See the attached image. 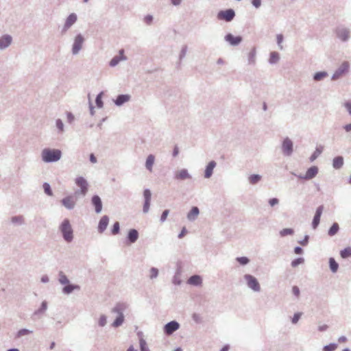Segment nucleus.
<instances>
[{"label": "nucleus", "mask_w": 351, "mask_h": 351, "mask_svg": "<svg viewBox=\"0 0 351 351\" xmlns=\"http://www.w3.org/2000/svg\"><path fill=\"white\" fill-rule=\"evenodd\" d=\"M62 156V152L58 149L45 148L41 152L42 160L51 163L58 161Z\"/></svg>", "instance_id": "f257e3e1"}, {"label": "nucleus", "mask_w": 351, "mask_h": 351, "mask_svg": "<svg viewBox=\"0 0 351 351\" xmlns=\"http://www.w3.org/2000/svg\"><path fill=\"white\" fill-rule=\"evenodd\" d=\"M128 304L125 302H118L112 309V313H117L118 316L114 320L112 324V326L114 328H118L121 326L124 322V315L123 312L127 309Z\"/></svg>", "instance_id": "f03ea898"}, {"label": "nucleus", "mask_w": 351, "mask_h": 351, "mask_svg": "<svg viewBox=\"0 0 351 351\" xmlns=\"http://www.w3.org/2000/svg\"><path fill=\"white\" fill-rule=\"evenodd\" d=\"M62 238L67 243H71L73 239V230L71 227L70 221L64 219L59 226Z\"/></svg>", "instance_id": "7ed1b4c3"}, {"label": "nucleus", "mask_w": 351, "mask_h": 351, "mask_svg": "<svg viewBox=\"0 0 351 351\" xmlns=\"http://www.w3.org/2000/svg\"><path fill=\"white\" fill-rule=\"evenodd\" d=\"M337 39L342 43H347L351 38V31L345 25H339L334 30Z\"/></svg>", "instance_id": "20e7f679"}, {"label": "nucleus", "mask_w": 351, "mask_h": 351, "mask_svg": "<svg viewBox=\"0 0 351 351\" xmlns=\"http://www.w3.org/2000/svg\"><path fill=\"white\" fill-rule=\"evenodd\" d=\"M235 15V11L232 8H228L224 10L219 11L217 14V18L219 21L230 22L234 19Z\"/></svg>", "instance_id": "39448f33"}, {"label": "nucleus", "mask_w": 351, "mask_h": 351, "mask_svg": "<svg viewBox=\"0 0 351 351\" xmlns=\"http://www.w3.org/2000/svg\"><path fill=\"white\" fill-rule=\"evenodd\" d=\"M350 69V64L348 61H344L335 70L332 75V80H337L341 77L343 75L348 73Z\"/></svg>", "instance_id": "423d86ee"}, {"label": "nucleus", "mask_w": 351, "mask_h": 351, "mask_svg": "<svg viewBox=\"0 0 351 351\" xmlns=\"http://www.w3.org/2000/svg\"><path fill=\"white\" fill-rule=\"evenodd\" d=\"M247 287L255 292L261 291V286L258 280L251 274H245L243 276Z\"/></svg>", "instance_id": "0eeeda50"}, {"label": "nucleus", "mask_w": 351, "mask_h": 351, "mask_svg": "<svg viewBox=\"0 0 351 351\" xmlns=\"http://www.w3.org/2000/svg\"><path fill=\"white\" fill-rule=\"evenodd\" d=\"M84 40L85 39L81 34H78L75 36L71 48V53L73 55L75 56L79 53L82 48Z\"/></svg>", "instance_id": "6e6552de"}, {"label": "nucleus", "mask_w": 351, "mask_h": 351, "mask_svg": "<svg viewBox=\"0 0 351 351\" xmlns=\"http://www.w3.org/2000/svg\"><path fill=\"white\" fill-rule=\"evenodd\" d=\"M318 171H319V169L317 166H312L307 169L305 175H302V174L297 175L293 172H292L291 173L300 179H304L306 180H311V179L314 178L317 175Z\"/></svg>", "instance_id": "1a4fd4ad"}, {"label": "nucleus", "mask_w": 351, "mask_h": 351, "mask_svg": "<svg viewBox=\"0 0 351 351\" xmlns=\"http://www.w3.org/2000/svg\"><path fill=\"white\" fill-rule=\"evenodd\" d=\"M282 152L286 156H290L293 154V143L289 137H286L282 141Z\"/></svg>", "instance_id": "9d476101"}, {"label": "nucleus", "mask_w": 351, "mask_h": 351, "mask_svg": "<svg viewBox=\"0 0 351 351\" xmlns=\"http://www.w3.org/2000/svg\"><path fill=\"white\" fill-rule=\"evenodd\" d=\"M75 184L80 188V191H75V194L81 193L85 195L88 191V184L86 180L83 177H77L75 179Z\"/></svg>", "instance_id": "9b49d317"}, {"label": "nucleus", "mask_w": 351, "mask_h": 351, "mask_svg": "<svg viewBox=\"0 0 351 351\" xmlns=\"http://www.w3.org/2000/svg\"><path fill=\"white\" fill-rule=\"evenodd\" d=\"M180 325L177 321H171L164 326V333L166 335H171L174 332L180 328Z\"/></svg>", "instance_id": "f8f14e48"}, {"label": "nucleus", "mask_w": 351, "mask_h": 351, "mask_svg": "<svg viewBox=\"0 0 351 351\" xmlns=\"http://www.w3.org/2000/svg\"><path fill=\"white\" fill-rule=\"evenodd\" d=\"M139 237V233L137 230L134 228L130 229L125 238V244L127 245L134 243Z\"/></svg>", "instance_id": "ddd939ff"}, {"label": "nucleus", "mask_w": 351, "mask_h": 351, "mask_svg": "<svg viewBox=\"0 0 351 351\" xmlns=\"http://www.w3.org/2000/svg\"><path fill=\"white\" fill-rule=\"evenodd\" d=\"M144 204L143 207V212L144 213H148L150 207L152 193L149 189H145L143 191Z\"/></svg>", "instance_id": "4468645a"}, {"label": "nucleus", "mask_w": 351, "mask_h": 351, "mask_svg": "<svg viewBox=\"0 0 351 351\" xmlns=\"http://www.w3.org/2000/svg\"><path fill=\"white\" fill-rule=\"evenodd\" d=\"M224 40L231 46H237L242 42L243 38L241 36H234L231 33H228L225 36Z\"/></svg>", "instance_id": "2eb2a0df"}, {"label": "nucleus", "mask_w": 351, "mask_h": 351, "mask_svg": "<svg viewBox=\"0 0 351 351\" xmlns=\"http://www.w3.org/2000/svg\"><path fill=\"white\" fill-rule=\"evenodd\" d=\"M77 20V16L75 13L70 14L64 23L62 29V34H64Z\"/></svg>", "instance_id": "dca6fc26"}, {"label": "nucleus", "mask_w": 351, "mask_h": 351, "mask_svg": "<svg viewBox=\"0 0 351 351\" xmlns=\"http://www.w3.org/2000/svg\"><path fill=\"white\" fill-rule=\"evenodd\" d=\"M62 204L68 210H72L75 206V200L73 195H68L61 200Z\"/></svg>", "instance_id": "f3484780"}, {"label": "nucleus", "mask_w": 351, "mask_h": 351, "mask_svg": "<svg viewBox=\"0 0 351 351\" xmlns=\"http://www.w3.org/2000/svg\"><path fill=\"white\" fill-rule=\"evenodd\" d=\"M48 307L47 302L44 300L42 302L40 306L36 310L32 315V319L36 320L39 318V315L45 313Z\"/></svg>", "instance_id": "a211bd4d"}, {"label": "nucleus", "mask_w": 351, "mask_h": 351, "mask_svg": "<svg viewBox=\"0 0 351 351\" xmlns=\"http://www.w3.org/2000/svg\"><path fill=\"white\" fill-rule=\"evenodd\" d=\"M91 204L95 207L96 213H101L102 210V202L100 197L97 195H94L91 198Z\"/></svg>", "instance_id": "6ab92c4d"}, {"label": "nucleus", "mask_w": 351, "mask_h": 351, "mask_svg": "<svg viewBox=\"0 0 351 351\" xmlns=\"http://www.w3.org/2000/svg\"><path fill=\"white\" fill-rule=\"evenodd\" d=\"M131 96L128 94L118 95L114 100V104L117 106H121L125 103L130 100Z\"/></svg>", "instance_id": "aec40b11"}, {"label": "nucleus", "mask_w": 351, "mask_h": 351, "mask_svg": "<svg viewBox=\"0 0 351 351\" xmlns=\"http://www.w3.org/2000/svg\"><path fill=\"white\" fill-rule=\"evenodd\" d=\"M108 223H109L108 216H107V215L102 216L99 221V223H98V227H97L98 232L99 233H103L106 230V229L108 225Z\"/></svg>", "instance_id": "412c9836"}, {"label": "nucleus", "mask_w": 351, "mask_h": 351, "mask_svg": "<svg viewBox=\"0 0 351 351\" xmlns=\"http://www.w3.org/2000/svg\"><path fill=\"white\" fill-rule=\"evenodd\" d=\"M174 178L178 180L191 179V176L186 169H182L175 173Z\"/></svg>", "instance_id": "4be33fe9"}, {"label": "nucleus", "mask_w": 351, "mask_h": 351, "mask_svg": "<svg viewBox=\"0 0 351 351\" xmlns=\"http://www.w3.org/2000/svg\"><path fill=\"white\" fill-rule=\"evenodd\" d=\"M12 38L10 35L5 34L0 37V49L7 48L12 43Z\"/></svg>", "instance_id": "5701e85b"}, {"label": "nucleus", "mask_w": 351, "mask_h": 351, "mask_svg": "<svg viewBox=\"0 0 351 351\" xmlns=\"http://www.w3.org/2000/svg\"><path fill=\"white\" fill-rule=\"evenodd\" d=\"M75 290H80V286L78 285L71 284L69 282V284H66L62 288V293L66 295H69Z\"/></svg>", "instance_id": "b1692460"}, {"label": "nucleus", "mask_w": 351, "mask_h": 351, "mask_svg": "<svg viewBox=\"0 0 351 351\" xmlns=\"http://www.w3.org/2000/svg\"><path fill=\"white\" fill-rule=\"evenodd\" d=\"M216 165L217 163L214 160H211L208 163L204 171L205 178H210L212 176L213 173V169L216 167Z\"/></svg>", "instance_id": "393cba45"}, {"label": "nucleus", "mask_w": 351, "mask_h": 351, "mask_svg": "<svg viewBox=\"0 0 351 351\" xmlns=\"http://www.w3.org/2000/svg\"><path fill=\"white\" fill-rule=\"evenodd\" d=\"M199 214V209L197 206H193L187 214V219L190 221H195Z\"/></svg>", "instance_id": "a878e982"}, {"label": "nucleus", "mask_w": 351, "mask_h": 351, "mask_svg": "<svg viewBox=\"0 0 351 351\" xmlns=\"http://www.w3.org/2000/svg\"><path fill=\"white\" fill-rule=\"evenodd\" d=\"M344 163L343 158L341 156H336L332 160V167L335 169H340Z\"/></svg>", "instance_id": "bb28decb"}, {"label": "nucleus", "mask_w": 351, "mask_h": 351, "mask_svg": "<svg viewBox=\"0 0 351 351\" xmlns=\"http://www.w3.org/2000/svg\"><path fill=\"white\" fill-rule=\"evenodd\" d=\"M188 283L194 286H199L202 283V278L199 275H193L188 279Z\"/></svg>", "instance_id": "cd10ccee"}, {"label": "nucleus", "mask_w": 351, "mask_h": 351, "mask_svg": "<svg viewBox=\"0 0 351 351\" xmlns=\"http://www.w3.org/2000/svg\"><path fill=\"white\" fill-rule=\"evenodd\" d=\"M11 222L17 226H21L25 223V219L23 215L13 216L10 219Z\"/></svg>", "instance_id": "c85d7f7f"}, {"label": "nucleus", "mask_w": 351, "mask_h": 351, "mask_svg": "<svg viewBox=\"0 0 351 351\" xmlns=\"http://www.w3.org/2000/svg\"><path fill=\"white\" fill-rule=\"evenodd\" d=\"M339 223H337V222H334L332 226L330 227V228L328 229V234L330 236V237H333L335 236L336 234H337V232H339Z\"/></svg>", "instance_id": "c756f323"}, {"label": "nucleus", "mask_w": 351, "mask_h": 351, "mask_svg": "<svg viewBox=\"0 0 351 351\" xmlns=\"http://www.w3.org/2000/svg\"><path fill=\"white\" fill-rule=\"evenodd\" d=\"M323 149L324 148L322 146L317 147L314 152L310 156L309 160L311 162H313L315 160H316L319 157V156L322 153Z\"/></svg>", "instance_id": "7c9ffc66"}, {"label": "nucleus", "mask_w": 351, "mask_h": 351, "mask_svg": "<svg viewBox=\"0 0 351 351\" xmlns=\"http://www.w3.org/2000/svg\"><path fill=\"white\" fill-rule=\"evenodd\" d=\"M329 267L332 273H336L339 269V264L332 257L329 258Z\"/></svg>", "instance_id": "2f4dec72"}, {"label": "nucleus", "mask_w": 351, "mask_h": 351, "mask_svg": "<svg viewBox=\"0 0 351 351\" xmlns=\"http://www.w3.org/2000/svg\"><path fill=\"white\" fill-rule=\"evenodd\" d=\"M154 160H155V157L154 155L149 154L147 156V158L146 159V162H145V167L147 170H149L150 171L152 170V167L154 163Z\"/></svg>", "instance_id": "473e14b6"}, {"label": "nucleus", "mask_w": 351, "mask_h": 351, "mask_svg": "<svg viewBox=\"0 0 351 351\" xmlns=\"http://www.w3.org/2000/svg\"><path fill=\"white\" fill-rule=\"evenodd\" d=\"M126 60V57L125 56H115L110 61L109 65L111 67H114V66H117L121 60Z\"/></svg>", "instance_id": "72a5a7b5"}, {"label": "nucleus", "mask_w": 351, "mask_h": 351, "mask_svg": "<svg viewBox=\"0 0 351 351\" xmlns=\"http://www.w3.org/2000/svg\"><path fill=\"white\" fill-rule=\"evenodd\" d=\"M328 75V73L326 71H318L316 72L313 75V80L315 82H319L322 80H324L325 77H326Z\"/></svg>", "instance_id": "f704fd0d"}, {"label": "nucleus", "mask_w": 351, "mask_h": 351, "mask_svg": "<svg viewBox=\"0 0 351 351\" xmlns=\"http://www.w3.org/2000/svg\"><path fill=\"white\" fill-rule=\"evenodd\" d=\"M280 60V55L276 51H272L270 53L269 62L271 64H276Z\"/></svg>", "instance_id": "c9c22d12"}, {"label": "nucleus", "mask_w": 351, "mask_h": 351, "mask_svg": "<svg viewBox=\"0 0 351 351\" xmlns=\"http://www.w3.org/2000/svg\"><path fill=\"white\" fill-rule=\"evenodd\" d=\"M261 176L259 174H252L248 177V181L251 184H256L261 180Z\"/></svg>", "instance_id": "e433bc0d"}, {"label": "nucleus", "mask_w": 351, "mask_h": 351, "mask_svg": "<svg viewBox=\"0 0 351 351\" xmlns=\"http://www.w3.org/2000/svg\"><path fill=\"white\" fill-rule=\"evenodd\" d=\"M58 281L61 285L69 284L70 282L67 276L62 271L58 273Z\"/></svg>", "instance_id": "4c0bfd02"}, {"label": "nucleus", "mask_w": 351, "mask_h": 351, "mask_svg": "<svg viewBox=\"0 0 351 351\" xmlns=\"http://www.w3.org/2000/svg\"><path fill=\"white\" fill-rule=\"evenodd\" d=\"M256 49L253 48L248 54V64H254L256 62Z\"/></svg>", "instance_id": "58836bf2"}, {"label": "nucleus", "mask_w": 351, "mask_h": 351, "mask_svg": "<svg viewBox=\"0 0 351 351\" xmlns=\"http://www.w3.org/2000/svg\"><path fill=\"white\" fill-rule=\"evenodd\" d=\"M340 256L342 258L351 257V247H348L340 251Z\"/></svg>", "instance_id": "ea45409f"}, {"label": "nucleus", "mask_w": 351, "mask_h": 351, "mask_svg": "<svg viewBox=\"0 0 351 351\" xmlns=\"http://www.w3.org/2000/svg\"><path fill=\"white\" fill-rule=\"evenodd\" d=\"M104 93L100 92L99 94L97 95L95 98V104L97 108H101L104 106V102L102 101V97H103Z\"/></svg>", "instance_id": "a19ab883"}, {"label": "nucleus", "mask_w": 351, "mask_h": 351, "mask_svg": "<svg viewBox=\"0 0 351 351\" xmlns=\"http://www.w3.org/2000/svg\"><path fill=\"white\" fill-rule=\"evenodd\" d=\"M56 126L58 130V133L62 134L64 132V125L60 119H57L56 121Z\"/></svg>", "instance_id": "79ce46f5"}, {"label": "nucleus", "mask_w": 351, "mask_h": 351, "mask_svg": "<svg viewBox=\"0 0 351 351\" xmlns=\"http://www.w3.org/2000/svg\"><path fill=\"white\" fill-rule=\"evenodd\" d=\"M338 347L337 343H330L328 345H326L323 347L322 351H335Z\"/></svg>", "instance_id": "37998d69"}, {"label": "nucleus", "mask_w": 351, "mask_h": 351, "mask_svg": "<svg viewBox=\"0 0 351 351\" xmlns=\"http://www.w3.org/2000/svg\"><path fill=\"white\" fill-rule=\"evenodd\" d=\"M294 234V230L293 228H284L280 231V235L282 237L287 235H293Z\"/></svg>", "instance_id": "c03bdc74"}, {"label": "nucleus", "mask_w": 351, "mask_h": 351, "mask_svg": "<svg viewBox=\"0 0 351 351\" xmlns=\"http://www.w3.org/2000/svg\"><path fill=\"white\" fill-rule=\"evenodd\" d=\"M43 187L45 193L48 196H52L53 195L52 189L51 188L50 184L48 182H44L43 184Z\"/></svg>", "instance_id": "a18cd8bd"}, {"label": "nucleus", "mask_w": 351, "mask_h": 351, "mask_svg": "<svg viewBox=\"0 0 351 351\" xmlns=\"http://www.w3.org/2000/svg\"><path fill=\"white\" fill-rule=\"evenodd\" d=\"M120 232V224L118 221L114 223L112 228H111V234L112 235H117Z\"/></svg>", "instance_id": "49530a36"}, {"label": "nucleus", "mask_w": 351, "mask_h": 351, "mask_svg": "<svg viewBox=\"0 0 351 351\" xmlns=\"http://www.w3.org/2000/svg\"><path fill=\"white\" fill-rule=\"evenodd\" d=\"M304 258L302 257H298L293 260L291 263V265L293 267H296L299 265L304 263Z\"/></svg>", "instance_id": "de8ad7c7"}, {"label": "nucleus", "mask_w": 351, "mask_h": 351, "mask_svg": "<svg viewBox=\"0 0 351 351\" xmlns=\"http://www.w3.org/2000/svg\"><path fill=\"white\" fill-rule=\"evenodd\" d=\"M241 265H246L250 263V259L246 256H240L236 258Z\"/></svg>", "instance_id": "09e8293b"}, {"label": "nucleus", "mask_w": 351, "mask_h": 351, "mask_svg": "<svg viewBox=\"0 0 351 351\" xmlns=\"http://www.w3.org/2000/svg\"><path fill=\"white\" fill-rule=\"evenodd\" d=\"M140 350L141 351H150L149 348L147 346L146 341L141 338L139 340Z\"/></svg>", "instance_id": "8fccbe9b"}, {"label": "nucleus", "mask_w": 351, "mask_h": 351, "mask_svg": "<svg viewBox=\"0 0 351 351\" xmlns=\"http://www.w3.org/2000/svg\"><path fill=\"white\" fill-rule=\"evenodd\" d=\"M32 332V330H29V329H27V328H22V329H20L18 332H17V335L16 336L18 337H21L22 336H24V335H29V334H31Z\"/></svg>", "instance_id": "3c124183"}, {"label": "nucleus", "mask_w": 351, "mask_h": 351, "mask_svg": "<svg viewBox=\"0 0 351 351\" xmlns=\"http://www.w3.org/2000/svg\"><path fill=\"white\" fill-rule=\"evenodd\" d=\"M158 276V269L156 267H152L150 269V279H154L156 278Z\"/></svg>", "instance_id": "603ef678"}, {"label": "nucleus", "mask_w": 351, "mask_h": 351, "mask_svg": "<svg viewBox=\"0 0 351 351\" xmlns=\"http://www.w3.org/2000/svg\"><path fill=\"white\" fill-rule=\"evenodd\" d=\"M107 317L105 315H101L99 319L98 324L101 327H104L106 325Z\"/></svg>", "instance_id": "864d4df0"}, {"label": "nucleus", "mask_w": 351, "mask_h": 351, "mask_svg": "<svg viewBox=\"0 0 351 351\" xmlns=\"http://www.w3.org/2000/svg\"><path fill=\"white\" fill-rule=\"evenodd\" d=\"M320 218H321L320 217L314 215L313 221H312V228L313 229H316L317 228V226H319V222H320Z\"/></svg>", "instance_id": "5fc2aeb1"}, {"label": "nucleus", "mask_w": 351, "mask_h": 351, "mask_svg": "<svg viewBox=\"0 0 351 351\" xmlns=\"http://www.w3.org/2000/svg\"><path fill=\"white\" fill-rule=\"evenodd\" d=\"M277 44L280 50L283 49V46L282 45V43L284 40V36L282 34H278L276 36Z\"/></svg>", "instance_id": "6e6d98bb"}, {"label": "nucleus", "mask_w": 351, "mask_h": 351, "mask_svg": "<svg viewBox=\"0 0 351 351\" xmlns=\"http://www.w3.org/2000/svg\"><path fill=\"white\" fill-rule=\"evenodd\" d=\"M302 315V313H300V312L295 313L291 319L292 324H297L298 322L299 321V319L301 318Z\"/></svg>", "instance_id": "4d7b16f0"}, {"label": "nucleus", "mask_w": 351, "mask_h": 351, "mask_svg": "<svg viewBox=\"0 0 351 351\" xmlns=\"http://www.w3.org/2000/svg\"><path fill=\"white\" fill-rule=\"evenodd\" d=\"M187 49L188 48L186 45L182 46L179 56L180 61H181L185 57L187 52Z\"/></svg>", "instance_id": "13d9d810"}, {"label": "nucleus", "mask_w": 351, "mask_h": 351, "mask_svg": "<svg viewBox=\"0 0 351 351\" xmlns=\"http://www.w3.org/2000/svg\"><path fill=\"white\" fill-rule=\"evenodd\" d=\"M153 19H154V17L151 14H147L146 15L145 17H144V22L147 24V25H151L152 23V21H153Z\"/></svg>", "instance_id": "bf43d9fd"}, {"label": "nucleus", "mask_w": 351, "mask_h": 351, "mask_svg": "<svg viewBox=\"0 0 351 351\" xmlns=\"http://www.w3.org/2000/svg\"><path fill=\"white\" fill-rule=\"evenodd\" d=\"M172 282L176 285H180L182 283L180 276L175 274L173 277Z\"/></svg>", "instance_id": "052dcab7"}, {"label": "nucleus", "mask_w": 351, "mask_h": 351, "mask_svg": "<svg viewBox=\"0 0 351 351\" xmlns=\"http://www.w3.org/2000/svg\"><path fill=\"white\" fill-rule=\"evenodd\" d=\"M169 213V210H168V209H166L162 212V213L160 216V222L162 223L167 219V217Z\"/></svg>", "instance_id": "680f3d73"}, {"label": "nucleus", "mask_w": 351, "mask_h": 351, "mask_svg": "<svg viewBox=\"0 0 351 351\" xmlns=\"http://www.w3.org/2000/svg\"><path fill=\"white\" fill-rule=\"evenodd\" d=\"M308 240H309V236L305 235L304 239L301 241H299L298 243L302 246H306L308 243Z\"/></svg>", "instance_id": "e2e57ef3"}, {"label": "nucleus", "mask_w": 351, "mask_h": 351, "mask_svg": "<svg viewBox=\"0 0 351 351\" xmlns=\"http://www.w3.org/2000/svg\"><path fill=\"white\" fill-rule=\"evenodd\" d=\"M269 204L273 207L279 203V199L276 197H273L269 199L268 201Z\"/></svg>", "instance_id": "0e129e2a"}, {"label": "nucleus", "mask_w": 351, "mask_h": 351, "mask_svg": "<svg viewBox=\"0 0 351 351\" xmlns=\"http://www.w3.org/2000/svg\"><path fill=\"white\" fill-rule=\"evenodd\" d=\"M323 210H324V206L323 205L319 206L316 209L315 215L321 217L322 214L323 213Z\"/></svg>", "instance_id": "69168bd1"}, {"label": "nucleus", "mask_w": 351, "mask_h": 351, "mask_svg": "<svg viewBox=\"0 0 351 351\" xmlns=\"http://www.w3.org/2000/svg\"><path fill=\"white\" fill-rule=\"evenodd\" d=\"M66 117H67V121L68 123H72L73 121H74L75 119V117L74 115L73 114L72 112H66Z\"/></svg>", "instance_id": "338daca9"}, {"label": "nucleus", "mask_w": 351, "mask_h": 351, "mask_svg": "<svg viewBox=\"0 0 351 351\" xmlns=\"http://www.w3.org/2000/svg\"><path fill=\"white\" fill-rule=\"evenodd\" d=\"M344 107L346 108L348 114L351 116V100L344 103Z\"/></svg>", "instance_id": "774afa93"}]
</instances>
